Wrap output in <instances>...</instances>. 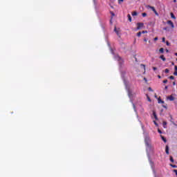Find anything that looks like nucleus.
Masks as SVG:
<instances>
[{"instance_id":"6e6552de","label":"nucleus","mask_w":177,"mask_h":177,"mask_svg":"<svg viewBox=\"0 0 177 177\" xmlns=\"http://www.w3.org/2000/svg\"><path fill=\"white\" fill-rule=\"evenodd\" d=\"M160 138L165 143H167V138H165V137L160 136Z\"/></svg>"},{"instance_id":"f704fd0d","label":"nucleus","mask_w":177,"mask_h":177,"mask_svg":"<svg viewBox=\"0 0 177 177\" xmlns=\"http://www.w3.org/2000/svg\"><path fill=\"white\" fill-rule=\"evenodd\" d=\"M121 2H124V0H119V3H120Z\"/></svg>"},{"instance_id":"7ed1b4c3","label":"nucleus","mask_w":177,"mask_h":177,"mask_svg":"<svg viewBox=\"0 0 177 177\" xmlns=\"http://www.w3.org/2000/svg\"><path fill=\"white\" fill-rule=\"evenodd\" d=\"M167 24H169V26H170L171 28H175V25H174V22H172V21H167Z\"/></svg>"},{"instance_id":"a19ab883","label":"nucleus","mask_w":177,"mask_h":177,"mask_svg":"<svg viewBox=\"0 0 177 177\" xmlns=\"http://www.w3.org/2000/svg\"><path fill=\"white\" fill-rule=\"evenodd\" d=\"M166 52H167V53H168V52H169V50L168 49H166Z\"/></svg>"},{"instance_id":"0eeeda50","label":"nucleus","mask_w":177,"mask_h":177,"mask_svg":"<svg viewBox=\"0 0 177 177\" xmlns=\"http://www.w3.org/2000/svg\"><path fill=\"white\" fill-rule=\"evenodd\" d=\"M147 8H149V9H151L152 12H153V10H156V8L153 6H147Z\"/></svg>"},{"instance_id":"cd10ccee","label":"nucleus","mask_w":177,"mask_h":177,"mask_svg":"<svg viewBox=\"0 0 177 177\" xmlns=\"http://www.w3.org/2000/svg\"><path fill=\"white\" fill-rule=\"evenodd\" d=\"M153 41H158V37H155V38L153 39Z\"/></svg>"},{"instance_id":"de8ad7c7","label":"nucleus","mask_w":177,"mask_h":177,"mask_svg":"<svg viewBox=\"0 0 177 177\" xmlns=\"http://www.w3.org/2000/svg\"><path fill=\"white\" fill-rule=\"evenodd\" d=\"M119 59L121 60V57H119Z\"/></svg>"},{"instance_id":"473e14b6","label":"nucleus","mask_w":177,"mask_h":177,"mask_svg":"<svg viewBox=\"0 0 177 177\" xmlns=\"http://www.w3.org/2000/svg\"><path fill=\"white\" fill-rule=\"evenodd\" d=\"M144 42H147V38L144 39Z\"/></svg>"},{"instance_id":"4468645a","label":"nucleus","mask_w":177,"mask_h":177,"mask_svg":"<svg viewBox=\"0 0 177 177\" xmlns=\"http://www.w3.org/2000/svg\"><path fill=\"white\" fill-rule=\"evenodd\" d=\"M159 52L160 53H164V48H160Z\"/></svg>"},{"instance_id":"c9c22d12","label":"nucleus","mask_w":177,"mask_h":177,"mask_svg":"<svg viewBox=\"0 0 177 177\" xmlns=\"http://www.w3.org/2000/svg\"><path fill=\"white\" fill-rule=\"evenodd\" d=\"M165 90L168 89V86H165Z\"/></svg>"},{"instance_id":"aec40b11","label":"nucleus","mask_w":177,"mask_h":177,"mask_svg":"<svg viewBox=\"0 0 177 177\" xmlns=\"http://www.w3.org/2000/svg\"><path fill=\"white\" fill-rule=\"evenodd\" d=\"M153 12L155 13L156 16H158V12H157V10H153Z\"/></svg>"},{"instance_id":"6ab92c4d","label":"nucleus","mask_w":177,"mask_h":177,"mask_svg":"<svg viewBox=\"0 0 177 177\" xmlns=\"http://www.w3.org/2000/svg\"><path fill=\"white\" fill-rule=\"evenodd\" d=\"M170 161H171V162H174V158L172 156H170Z\"/></svg>"},{"instance_id":"4c0bfd02","label":"nucleus","mask_w":177,"mask_h":177,"mask_svg":"<svg viewBox=\"0 0 177 177\" xmlns=\"http://www.w3.org/2000/svg\"><path fill=\"white\" fill-rule=\"evenodd\" d=\"M163 30H168V28H164Z\"/></svg>"},{"instance_id":"b1692460","label":"nucleus","mask_w":177,"mask_h":177,"mask_svg":"<svg viewBox=\"0 0 177 177\" xmlns=\"http://www.w3.org/2000/svg\"><path fill=\"white\" fill-rule=\"evenodd\" d=\"M167 82H168V80H163V84H167Z\"/></svg>"},{"instance_id":"c03bdc74","label":"nucleus","mask_w":177,"mask_h":177,"mask_svg":"<svg viewBox=\"0 0 177 177\" xmlns=\"http://www.w3.org/2000/svg\"><path fill=\"white\" fill-rule=\"evenodd\" d=\"M158 78H161V76H160V75H158Z\"/></svg>"},{"instance_id":"37998d69","label":"nucleus","mask_w":177,"mask_h":177,"mask_svg":"<svg viewBox=\"0 0 177 177\" xmlns=\"http://www.w3.org/2000/svg\"><path fill=\"white\" fill-rule=\"evenodd\" d=\"M154 124H155V125H158L157 122H156V121H154Z\"/></svg>"},{"instance_id":"8fccbe9b","label":"nucleus","mask_w":177,"mask_h":177,"mask_svg":"<svg viewBox=\"0 0 177 177\" xmlns=\"http://www.w3.org/2000/svg\"><path fill=\"white\" fill-rule=\"evenodd\" d=\"M176 61H177V58H176Z\"/></svg>"},{"instance_id":"c85d7f7f","label":"nucleus","mask_w":177,"mask_h":177,"mask_svg":"<svg viewBox=\"0 0 177 177\" xmlns=\"http://www.w3.org/2000/svg\"><path fill=\"white\" fill-rule=\"evenodd\" d=\"M153 71H156V70H157V67H153Z\"/></svg>"},{"instance_id":"79ce46f5","label":"nucleus","mask_w":177,"mask_h":177,"mask_svg":"<svg viewBox=\"0 0 177 177\" xmlns=\"http://www.w3.org/2000/svg\"><path fill=\"white\" fill-rule=\"evenodd\" d=\"M164 109H167V106L163 105Z\"/></svg>"},{"instance_id":"4be33fe9","label":"nucleus","mask_w":177,"mask_h":177,"mask_svg":"<svg viewBox=\"0 0 177 177\" xmlns=\"http://www.w3.org/2000/svg\"><path fill=\"white\" fill-rule=\"evenodd\" d=\"M169 78V80H175V77H174L172 75L170 76Z\"/></svg>"},{"instance_id":"2eb2a0df","label":"nucleus","mask_w":177,"mask_h":177,"mask_svg":"<svg viewBox=\"0 0 177 177\" xmlns=\"http://www.w3.org/2000/svg\"><path fill=\"white\" fill-rule=\"evenodd\" d=\"M141 35H142V32H138L137 33V37H140Z\"/></svg>"},{"instance_id":"423d86ee","label":"nucleus","mask_w":177,"mask_h":177,"mask_svg":"<svg viewBox=\"0 0 177 177\" xmlns=\"http://www.w3.org/2000/svg\"><path fill=\"white\" fill-rule=\"evenodd\" d=\"M128 20L130 21V23L132 21V17H131V15H127Z\"/></svg>"},{"instance_id":"ea45409f","label":"nucleus","mask_w":177,"mask_h":177,"mask_svg":"<svg viewBox=\"0 0 177 177\" xmlns=\"http://www.w3.org/2000/svg\"><path fill=\"white\" fill-rule=\"evenodd\" d=\"M173 85H176V83L175 82H173Z\"/></svg>"},{"instance_id":"393cba45","label":"nucleus","mask_w":177,"mask_h":177,"mask_svg":"<svg viewBox=\"0 0 177 177\" xmlns=\"http://www.w3.org/2000/svg\"><path fill=\"white\" fill-rule=\"evenodd\" d=\"M166 45H167V46H169V41H166Z\"/></svg>"},{"instance_id":"f3484780","label":"nucleus","mask_w":177,"mask_h":177,"mask_svg":"<svg viewBox=\"0 0 177 177\" xmlns=\"http://www.w3.org/2000/svg\"><path fill=\"white\" fill-rule=\"evenodd\" d=\"M142 17H146V16H147V13L143 12V13L142 14Z\"/></svg>"},{"instance_id":"f257e3e1","label":"nucleus","mask_w":177,"mask_h":177,"mask_svg":"<svg viewBox=\"0 0 177 177\" xmlns=\"http://www.w3.org/2000/svg\"><path fill=\"white\" fill-rule=\"evenodd\" d=\"M145 142L147 149H151V140L150 139V137L146 136L145 138Z\"/></svg>"},{"instance_id":"9d476101","label":"nucleus","mask_w":177,"mask_h":177,"mask_svg":"<svg viewBox=\"0 0 177 177\" xmlns=\"http://www.w3.org/2000/svg\"><path fill=\"white\" fill-rule=\"evenodd\" d=\"M170 16H171V19H176V17H175V15L172 12H171Z\"/></svg>"},{"instance_id":"09e8293b","label":"nucleus","mask_w":177,"mask_h":177,"mask_svg":"<svg viewBox=\"0 0 177 177\" xmlns=\"http://www.w3.org/2000/svg\"><path fill=\"white\" fill-rule=\"evenodd\" d=\"M112 15L114 16V13H112Z\"/></svg>"},{"instance_id":"72a5a7b5","label":"nucleus","mask_w":177,"mask_h":177,"mask_svg":"<svg viewBox=\"0 0 177 177\" xmlns=\"http://www.w3.org/2000/svg\"><path fill=\"white\" fill-rule=\"evenodd\" d=\"M163 125L164 126L167 125V122H163Z\"/></svg>"},{"instance_id":"ddd939ff","label":"nucleus","mask_w":177,"mask_h":177,"mask_svg":"<svg viewBox=\"0 0 177 177\" xmlns=\"http://www.w3.org/2000/svg\"><path fill=\"white\" fill-rule=\"evenodd\" d=\"M114 31H115V32H116L117 35H119L118 30H117V27H115V26L114 28Z\"/></svg>"},{"instance_id":"a878e982","label":"nucleus","mask_w":177,"mask_h":177,"mask_svg":"<svg viewBox=\"0 0 177 177\" xmlns=\"http://www.w3.org/2000/svg\"><path fill=\"white\" fill-rule=\"evenodd\" d=\"M162 42H165V37H162Z\"/></svg>"},{"instance_id":"a211bd4d","label":"nucleus","mask_w":177,"mask_h":177,"mask_svg":"<svg viewBox=\"0 0 177 177\" xmlns=\"http://www.w3.org/2000/svg\"><path fill=\"white\" fill-rule=\"evenodd\" d=\"M165 73L166 74H168V73H169V69L166 68V69L165 70Z\"/></svg>"},{"instance_id":"c756f323","label":"nucleus","mask_w":177,"mask_h":177,"mask_svg":"<svg viewBox=\"0 0 177 177\" xmlns=\"http://www.w3.org/2000/svg\"><path fill=\"white\" fill-rule=\"evenodd\" d=\"M174 75H177V71H174Z\"/></svg>"},{"instance_id":"58836bf2","label":"nucleus","mask_w":177,"mask_h":177,"mask_svg":"<svg viewBox=\"0 0 177 177\" xmlns=\"http://www.w3.org/2000/svg\"><path fill=\"white\" fill-rule=\"evenodd\" d=\"M141 66H142V67H144V68H145V67H146V66L145 64H141Z\"/></svg>"},{"instance_id":"9b49d317","label":"nucleus","mask_w":177,"mask_h":177,"mask_svg":"<svg viewBox=\"0 0 177 177\" xmlns=\"http://www.w3.org/2000/svg\"><path fill=\"white\" fill-rule=\"evenodd\" d=\"M153 115L155 120H158V118H157V114H156V112L153 113Z\"/></svg>"},{"instance_id":"dca6fc26","label":"nucleus","mask_w":177,"mask_h":177,"mask_svg":"<svg viewBox=\"0 0 177 177\" xmlns=\"http://www.w3.org/2000/svg\"><path fill=\"white\" fill-rule=\"evenodd\" d=\"M170 167H171L172 168H177L176 165L170 164Z\"/></svg>"},{"instance_id":"bb28decb","label":"nucleus","mask_w":177,"mask_h":177,"mask_svg":"<svg viewBox=\"0 0 177 177\" xmlns=\"http://www.w3.org/2000/svg\"><path fill=\"white\" fill-rule=\"evenodd\" d=\"M147 99H148L149 102H151V100L150 99V97H149L148 95H147Z\"/></svg>"},{"instance_id":"e433bc0d","label":"nucleus","mask_w":177,"mask_h":177,"mask_svg":"<svg viewBox=\"0 0 177 177\" xmlns=\"http://www.w3.org/2000/svg\"><path fill=\"white\" fill-rule=\"evenodd\" d=\"M148 89H149V91H153V89H151V87H149Z\"/></svg>"},{"instance_id":"20e7f679","label":"nucleus","mask_w":177,"mask_h":177,"mask_svg":"<svg viewBox=\"0 0 177 177\" xmlns=\"http://www.w3.org/2000/svg\"><path fill=\"white\" fill-rule=\"evenodd\" d=\"M167 99H168L169 100H170V102H174V100H175V97H174V96H172V95L168 96V97H167Z\"/></svg>"},{"instance_id":"1a4fd4ad","label":"nucleus","mask_w":177,"mask_h":177,"mask_svg":"<svg viewBox=\"0 0 177 177\" xmlns=\"http://www.w3.org/2000/svg\"><path fill=\"white\" fill-rule=\"evenodd\" d=\"M160 59H162L163 62H165V60H167V59L165 58V57H164V55H160Z\"/></svg>"},{"instance_id":"39448f33","label":"nucleus","mask_w":177,"mask_h":177,"mask_svg":"<svg viewBox=\"0 0 177 177\" xmlns=\"http://www.w3.org/2000/svg\"><path fill=\"white\" fill-rule=\"evenodd\" d=\"M165 152H166V154H169V147L168 145H166V147H165Z\"/></svg>"},{"instance_id":"f03ea898","label":"nucleus","mask_w":177,"mask_h":177,"mask_svg":"<svg viewBox=\"0 0 177 177\" xmlns=\"http://www.w3.org/2000/svg\"><path fill=\"white\" fill-rule=\"evenodd\" d=\"M137 30H140L141 28H143L145 24L143 23H138L137 24Z\"/></svg>"},{"instance_id":"7c9ffc66","label":"nucleus","mask_w":177,"mask_h":177,"mask_svg":"<svg viewBox=\"0 0 177 177\" xmlns=\"http://www.w3.org/2000/svg\"><path fill=\"white\" fill-rule=\"evenodd\" d=\"M158 132L159 133H162V132L161 130H160V129H158Z\"/></svg>"},{"instance_id":"f8f14e48","label":"nucleus","mask_w":177,"mask_h":177,"mask_svg":"<svg viewBox=\"0 0 177 177\" xmlns=\"http://www.w3.org/2000/svg\"><path fill=\"white\" fill-rule=\"evenodd\" d=\"M132 16H138V12L136 11H134L131 13Z\"/></svg>"},{"instance_id":"5701e85b","label":"nucleus","mask_w":177,"mask_h":177,"mask_svg":"<svg viewBox=\"0 0 177 177\" xmlns=\"http://www.w3.org/2000/svg\"><path fill=\"white\" fill-rule=\"evenodd\" d=\"M158 103H164V101L161 100L160 99H158Z\"/></svg>"},{"instance_id":"2f4dec72","label":"nucleus","mask_w":177,"mask_h":177,"mask_svg":"<svg viewBox=\"0 0 177 177\" xmlns=\"http://www.w3.org/2000/svg\"><path fill=\"white\" fill-rule=\"evenodd\" d=\"M174 70H175V71H177V66H174Z\"/></svg>"},{"instance_id":"a18cd8bd","label":"nucleus","mask_w":177,"mask_h":177,"mask_svg":"<svg viewBox=\"0 0 177 177\" xmlns=\"http://www.w3.org/2000/svg\"><path fill=\"white\" fill-rule=\"evenodd\" d=\"M174 2L176 3V0H174Z\"/></svg>"},{"instance_id":"412c9836","label":"nucleus","mask_w":177,"mask_h":177,"mask_svg":"<svg viewBox=\"0 0 177 177\" xmlns=\"http://www.w3.org/2000/svg\"><path fill=\"white\" fill-rule=\"evenodd\" d=\"M141 34H147V30H143L141 32Z\"/></svg>"},{"instance_id":"49530a36","label":"nucleus","mask_w":177,"mask_h":177,"mask_svg":"<svg viewBox=\"0 0 177 177\" xmlns=\"http://www.w3.org/2000/svg\"><path fill=\"white\" fill-rule=\"evenodd\" d=\"M175 56H177V53H175Z\"/></svg>"}]
</instances>
